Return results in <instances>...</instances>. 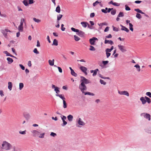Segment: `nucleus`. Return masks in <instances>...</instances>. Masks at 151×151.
<instances>
[{
    "label": "nucleus",
    "mask_w": 151,
    "mask_h": 151,
    "mask_svg": "<svg viewBox=\"0 0 151 151\" xmlns=\"http://www.w3.org/2000/svg\"><path fill=\"white\" fill-rule=\"evenodd\" d=\"M74 40L76 41H79L80 39V38L79 37L76 35H74Z\"/></svg>",
    "instance_id": "ea45409f"
},
{
    "label": "nucleus",
    "mask_w": 151,
    "mask_h": 151,
    "mask_svg": "<svg viewBox=\"0 0 151 151\" xmlns=\"http://www.w3.org/2000/svg\"><path fill=\"white\" fill-rule=\"evenodd\" d=\"M50 136H52L55 137V136L57 135V134L56 133H54L53 132H51V133L50 134Z\"/></svg>",
    "instance_id": "052dcab7"
},
{
    "label": "nucleus",
    "mask_w": 151,
    "mask_h": 151,
    "mask_svg": "<svg viewBox=\"0 0 151 151\" xmlns=\"http://www.w3.org/2000/svg\"><path fill=\"white\" fill-rule=\"evenodd\" d=\"M81 24L83 27L86 28L87 26L88 23L86 22H81Z\"/></svg>",
    "instance_id": "412c9836"
},
{
    "label": "nucleus",
    "mask_w": 151,
    "mask_h": 151,
    "mask_svg": "<svg viewBox=\"0 0 151 151\" xmlns=\"http://www.w3.org/2000/svg\"><path fill=\"white\" fill-rule=\"evenodd\" d=\"M31 132L33 134V136L34 137L38 136L40 132L36 130H33L31 131Z\"/></svg>",
    "instance_id": "1a4fd4ad"
},
{
    "label": "nucleus",
    "mask_w": 151,
    "mask_h": 151,
    "mask_svg": "<svg viewBox=\"0 0 151 151\" xmlns=\"http://www.w3.org/2000/svg\"><path fill=\"white\" fill-rule=\"evenodd\" d=\"M95 16V14L94 13H91L90 14V17L93 18Z\"/></svg>",
    "instance_id": "0e129e2a"
},
{
    "label": "nucleus",
    "mask_w": 151,
    "mask_h": 151,
    "mask_svg": "<svg viewBox=\"0 0 151 151\" xmlns=\"http://www.w3.org/2000/svg\"><path fill=\"white\" fill-rule=\"evenodd\" d=\"M140 100L142 102V104H145L147 102L146 99L145 100V97H142L140 98Z\"/></svg>",
    "instance_id": "f3484780"
},
{
    "label": "nucleus",
    "mask_w": 151,
    "mask_h": 151,
    "mask_svg": "<svg viewBox=\"0 0 151 151\" xmlns=\"http://www.w3.org/2000/svg\"><path fill=\"white\" fill-rule=\"evenodd\" d=\"M71 74L72 76L75 77H76L77 76V74L74 72L73 70H71Z\"/></svg>",
    "instance_id": "2f4dec72"
},
{
    "label": "nucleus",
    "mask_w": 151,
    "mask_h": 151,
    "mask_svg": "<svg viewBox=\"0 0 151 151\" xmlns=\"http://www.w3.org/2000/svg\"><path fill=\"white\" fill-rule=\"evenodd\" d=\"M118 93L121 95H124L127 96H129V93L127 91H118Z\"/></svg>",
    "instance_id": "6e6552de"
},
{
    "label": "nucleus",
    "mask_w": 151,
    "mask_h": 151,
    "mask_svg": "<svg viewBox=\"0 0 151 151\" xmlns=\"http://www.w3.org/2000/svg\"><path fill=\"white\" fill-rule=\"evenodd\" d=\"M76 34L81 37H84L85 35V33L83 31L79 30V31L76 33Z\"/></svg>",
    "instance_id": "ddd939ff"
},
{
    "label": "nucleus",
    "mask_w": 151,
    "mask_h": 151,
    "mask_svg": "<svg viewBox=\"0 0 151 151\" xmlns=\"http://www.w3.org/2000/svg\"><path fill=\"white\" fill-rule=\"evenodd\" d=\"M129 29H130V30H131L132 31H133V25L131 23H129Z\"/></svg>",
    "instance_id": "37998d69"
},
{
    "label": "nucleus",
    "mask_w": 151,
    "mask_h": 151,
    "mask_svg": "<svg viewBox=\"0 0 151 151\" xmlns=\"http://www.w3.org/2000/svg\"><path fill=\"white\" fill-rule=\"evenodd\" d=\"M55 11L56 12L59 13L60 12V8L59 5H58L56 8Z\"/></svg>",
    "instance_id": "7c9ffc66"
},
{
    "label": "nucleus",
    "mask_w": 151,
    "mask_h": 151,
    "mask_svg": "<svg viewBox=\"0 0 151 151\" xmlns=\"http://www.w3.org/2000/svg\"><path fill=\"white\" fill-rule=\"evenodd\" d=\"M64 25L63 24H62L61 25V30L62 31H64L65 30V28L63 27Z\"/></svg>",
    "instance_id": "680f3d73"
},
{
    "label": "nucleus",
    "mask_w": 151,
    "mask_h": 151,
    "mask_svg": "<svg viewBox=\"0 0 151 151\" xmlns=\"http://www.w3.org/2000/svg\"><path fill=\"white\" fill-rule=\"evenodd\" d=\"M57 68L58 69L60 73H62V69H61V68L60 67H57Z\"/></svg>",
    "instance_id": "338daca9"
},
{
    "label": "nucleus",
    "mask_w": 151,
    "mask_h": 151,
    "mask_svg": "<svg viewBox=\"0 0 151 151\" xmlns=\"http://www.w3.org/2000/svg\"><path fill=\"white\" fill-rule=\"evenodd\" d=\"M33 20L35 22L37 23H39L41 22L40 20L39 19H36L35 18H33Z\"/></svg>",
    "instance_id": "79ce46f5"
},
{
    "label": "nucleus",
    "mask_w": 151,
    "mask_h": 151,
    "mask_svg": "<svg viewBox=\"0 0 151 151\" xmlns=\"http://www.w3.org/2000/svg\"><path fill=\"white\" fill-rule=\"evenodd\" d=\"M79 88L82 92L83 93L85 92L84 91L87 89L86 86L83 82H81V83L79 85Z\"/></svg>",
    "instance_id": "7ed1b4c3"
},
{
    "label": "nucleus",
    "mask_w": 151,
    "mask_h": 151,
    "mask_svg": "<svg viewBox=\"0 0 151 151\" xmlns=\"http://www.w3.org/2000/svg\"><path fill=\"white\" fill-rule=\"evenodd\" d=\"M109 27H106L104 30V32H107L109 30Z\"/></svg>",
    "instance_id": "69168bd1"
},
{
    "label": "nucleus",
    "mask_w": 151,
    "mask_h": 151,
    "mask_svg": "<svg viewBox=\"0 0 151 151\" xmlns=\"http://www.w3.org/2000/svg\"><path fill=\"white\" fill-rule=\"evenodd\" d=\"M67 118L69 122H71L73 120V116L72 115L70 114L67 116Z\"/></svg>",
    "instance_id": "aec40b11"
},
{
    "label": "nucleus",
    "mask_w": 151,
    "mask_h": 151,
    "mask_svg": "<svg viewBox=\"0 0 151 151\" xmlns=\"http://www.w3.org/2000/svg\"><path fill=\"white\" fill-rule=\"evenodd\" d=\"M116 9H114L111 11V13L112 15H115L116 13Z\"/></svg>",
    "instance_id": "3c124183"
},
{
    "label": "nucleus",
    "mask_w": 151,
    "mask_h": 151,
    "mask_svg": "<svg viewBox=\"0 0 151 151\" xmlns=\"http://www.w3.org/2000/svg\"><path fill=\"white\" fill-rule=\"evenodd\" d=\"M108 3L109 4H112L115 6H120L119 4L116 2H113L112 1L109 2Z\"/></svg>",
    "instance_id": "2eb2a0df"
},
{
    "label": "nucleus",
    "mask_w": 151,
    "mask_h": 151,
    "mask_svg": "<svg viewBox=\"0 0 151 151\" xmlns=\"http://www.w3.org/2000/svg\"><path fill=\"white\" fill-rule=\"evenodd\" d=\"M11 147V145L6 141H3L1 145V148L6 150H10Z\"/></svg>",
    "instance_id": "f257e3e1"
},
{
    "label": "nucleus",
    "mask_w": 151,
    "mask_h": 151,
    "mask_svg": "<svg viewBox=\"0 0 151 151\" xmlns=\"http://www.w3.org/2000/svg\"><path fill=\"white\" fill-rule=\"evenodd\" d=\"M86 75H87V73L86 71L87 70V68L86 67L83 66H81L79 68Z\"/></svg>",
    "instance_id": "9b49d317"
},
{
    "label": "nucleus",
    "mask_w": 151,
    "mask_h": 151,
    "mask_svg": "<svg viewBox=\"0 0 151 151\" xmlns=\"http://www.w3.org/2000/svg\"><path fill=\"white\" fill-rule=\"evenodd\" d=\"M71 29L72 31L74 32H76V33H78V32L79 31V29H76L73 27H71Z\"/></svg>",
    "instance_id": "4c0bfd02"
},
{
    "label": "nucleus",
    "mask_w": 151,
    "mask_h": 151,
    "mask_svg": "<svg viewBox=\"0 0 151 151\" xmlns=\"http://www.w3.org/2000/svg\"><path fill=\"white\" fill-rule=\"evenodd\" d=\"M145 98L146 99L147 102L148 103L150 104L151 103V99L150 98L147 96H145Z\"/></svg>",
    "instance_id": "72a5a7b5"
},
{
    "label": "nucleus",
    "mask_w": 151,
    "mask_h": 151,
    "mask_svg": "<svg viewBox=\"0 0 151 151\" xmlns=\"http://www.w3.org/2000/svg\"><path fill=\"white\" fill-rule=\"evenodd\" d=\"M84 93L85 95H88L92 96H94L95 95V94L94 93L89 92H85Z\"/></svg>",
    "instance_id": "bb28decb"
},
{
    "label": "nucleus",
    "mask_w": 151,
    "mask_h": 151,
    "mask_svg": "<svg viewBox=\"0 0 151 151\" xmlns=\"http://www.w3.org/2000/svg\"><path fill=\"white\" fill-rule=\"evenodd\" d=\"M136 17L137 18L139 19H140L142 17L141 14L139 13L137 14Z\"/></svg>",
    "instance_id": "09e8293b"
},
{
    "label": "nucleus",
    "mask_w": 151,
    "mask_h": 151,
    "mask_svg": "<svg viewBox=\"0 0 151 151\" xmlns=\"http://www.w3.org/2000/svg\"><path fill=\"white\" fill-rule=\"evenodd\" d=\"M7 60L8 61V63L9 64H10L12 63L13 61V60L12 59L10 58H7Z\"/></svg>",
    "instance_id": "5701e85b"
},
{
    "label": "nucleus",
    "mask_w": 151,
    "mask_h": 151,
    "mask_svg": "<svg viewBox=\"0 0 151 151\" xmlns=\"http://www.w3.org/2000/svg\"><path fill=\"white\" fill-rule=\"evenodd\" d=\"M109 61L108 60L104 61H102V63H103L104 65H105L106 64H107L109 63Z\"/></svg>",
    "instance_id": "bf43d9fd"
},
{
    "label": "nucleus",
    "mask_w": 151,
    "mask_h": 151,
    "mask_svg": "<svg viewBox=\"0 0 151 151\" xmlns=\"http://www.w3.org/2000/svg\"><path fill=\"white\" fill-rule=\"evenodd\" d=\"M119 49L122 52H124L127 51V50L126 48L124 46L122 45H118Z\"/></svg>",
    "instance_id": "423d86ee"
},
{
    "label": "nucleus",
    "mask_w": 151,
    "mask_h": 151,
    "mask_svg": "<svg viewBox=\"0 0 151 151\" xmlns=\"http://www.w3.org/2000/svg\"><path fill=\"white\" fill-rule=\"evenodd\" d=\"M96 40H98L97 38L95 37H93L89 40L90 44L91 45H94Z\"/></svg>",
    "instance_id": "f8f14e48"
},
{
    "label": "nucleus",
    "mask_w": 151,
    "mask_h": 151,
    "mask_svg": "<svg viewBox=\"0 0 151 151\" xmlns=\"http://www.w3.org/2000/svg\"><path fill=\"white\" fill-rule=\"evenodd\" d=\"M146 94L147 96H148L150 98H151V93L150 92H148L146 93Z\"/></svg>",
    "instance_id": "13d9d810"
},
{
    "label": "nucleus",
    "mask_w": 151,
    "mask_h": 151,
    "mask_svg": "<svg viewBox=\"0 0 151 151\" xmlns=\"http://www.w3.org/2000/svg\"><path fill=\"white\" fill-rule=\"evenodd\" d=\"M62 17H63V15L62 14H60L59 15H58L57 17V21H59L61 19V18Z\"/></svg>",
    "instance_id": "a18cd8bd"
},
{
    "label": "nucleus",
    "mask_w": 151,
    "mask_h": 151,
    "mask_svg": "<svg viewBox=\"0 0 151 151\" xmlns=\"http://www.w3.org/2000/svg\"><path fill=\"white\" fill-rule=\"evenodd\" d=\"M134 10L135 11L138 13H139L141 14H143V12H142L141 10H140L139 9H134Z\"/></svg>",
    "instance_id": "e433bc0d"
},
{
    "label": "nucleus",
    "mask_w": 151,
    "mask_h": 151,
    "mask_svg": "<svg viewBox=\"0 0 151 151\" xmlns=\"http://www.w3.org/2000/svg\"><path fill=\"white\" fill-rule=\"evenodd\" d=\"M1 32L3 34V36L6 38H8V37L7 35V32H11L7 28H5L3 29H1Z\"/></svg>",
    "instance_id": "f03ea898"
},
{
    "label": "nucleus",
    "mask_w": 151,
    "mask_h": 151,
    "mask_svg": "<svg viewBox=\"0 0 151 151\" xmlns=\"http://www.w3.org/2000/svg\"><path fill=\"white\" fill-rule=\"evenodd\" d=\"M24 87V84L23 83H20L19 84V89L21 90Z\"/></svg>",
    "instance_id": "c9c22d12"
},
{
    "label": "nucleus",
    "mask_w": 151,
    "mask_h": 151,
    "mask_svg": "<svg viewBox=\"0 0 151 151\" xmlns=\"http://www.w3.org/2000/svg\"><path fill=\"white\" fill-rule=\"evenodd\" d=\"M18 29L19 32H22L23 31V26L19 25L18 27Z\"/></svg>",
    "instance_id": "393cba45"
},
{
    "label": "nucleus",
    "mask_w": 151,
    "mask_h": 151,
    "mask_svg": "<svg viewBox=\"0 0 151 151\" xmlns=\"http://www.w3.org/2000/svg\"><path fill=\"white\" fill-rule=\"evenodd\" d=\"M98 25L99 26H101V27H100V29H101V27H102V26L104 25H107V23H106V22H104V23H98Z\"/></svg>",
    "instance_id": "c85d7f7f"
},
{
    "label": "nucleus",
    "mask_w": 151,
    "mask_h": 151,
    "mask_svg": "<svg viewBox=\"0 0 151 151\" xmlns=\"http://www.w3.org/2000/svg\"><path fill=\"white\" fill-rule=\"evenodd\" d=\"M54 60L52 59V60H48V62L50 65L51 66H53L54 65Z\"/></svg>",
    "instance_id": "b1692460"
},
{
    "label": "nucleus",
    "mask_w": 151,
    "mask_h": 151,
    "mask_svg": "<svg viewBox=\"0 0 151 151\" xmlns=\"http://www.w3.org/2000/svg\"><path fill=\"white\" fill-rule=\"evenodd\" d=\"M120 26L122 27V28H121V30H124L126 32H129V29L126 27L123 26L121 24L120 25Z\"/></svg>",
    "instance_id": "dca6fc26"
},
{
    "label": "nucleus",
    "mask_w": 151,
    "mask_h": 151,
    "mask_svg": "<svg viewBox=\"0 0 151 151\" xmlns=\"http://www.w3.org/2000/svg\"><path fill=\"white\" fill-rule=\"evenodd\" d=\"M52 45L57 46L58 45V41L56 39H54L53 40Z\"/></svg>",
    "instance_id": "a878e982"
},
{
    "label": "nucleus",
    "mask_w": 151,
    "mask_h": 151,
    "mask_svg": "<svg viewBox=\"0 0 151 151\" xmlns=\"http://www.w3.org/2000/svg\"><path fill=\"white\" fill-rule=\"evenodd\" d=\"M99 3H101V2L99 1H97L94 3H93V6H96L97 4Z\"/></svg>",
    "instance_id": "603ef678"
},
{
    "label": "nucleus",
    "mask_w": 151,
    "mask_h": 151,
    "mask_svg": "<svg viewBox=\"0 0 151 151\" xmlns=\"http://www.w3.org/2000/svg\"><path fill=\"white\" fill-rule=\"evenodd\" d=\"M112 35L111 34H109L108 35L106 36V38H111L112 37Z\"/></svg>",
    "instance_id": "774afa93"
},
{
    "label": "nucleus",
    "mask_w": 151,
    "mask_h": 151,
    "mask_svg": "<svg viewBox=\"0 0 151 151\" xmlns=\"http://www.w3.org/2000/svg\"><path fill=\"white\" fill-rule=\"evenodd\" d=\"M24 22V19L23 18H22L21 19L20 23V25L23 26V23Z\"/></svg>",
    "instance_id": "de8ad7c7"
},
{
    "label": "nucleus",
    "mask_w": 151,
    "mask_h": 151,
    "mask_svg": "<svg viewBox=\"0 0 151 151\" xmlns=\"http://www.w3.org/2000/svg\"><path fill=\"white\" fill-rule=\"evenodd\" d=\"M23 3L25 6H27L28 5L27 0H24L23 1Z\"/></svg>",
    "instance_id": "a19ab883"
},
{
    "label": "nucleus",
    "mask_w": 151,
    "mask_h": 151,
    "mask_svg": "<svg viewBox=\"0 0 151 151\" xmlns=\"http://www.w3.org/2000/svg\"><path fill=\"white\" fill-rule=\"evenodd\" d=\"M26 130H25L24 131H19V132L20 134H25L26 133Z\"/></svg>",
    "instance_id": "864d4df0"
},
{
    "label": "nucleus",
    "mask_w": 151,
    "mask_h": 151,
    "mask_svg": "<svg viewBox=\"0 0 151 151\" xmlns=\"http://www.w3.org/2000/svg\"><path fill=\"white\" fill-rule=\"evenodd\" d=\"M61 117L63 122V123L61 124V126L63 127H64L67 124V122L65 121V120L67 118L66 116L63 115L61 116Z\"/></svg>",
    "instance_id": "39448f33"
},
{
    "label": "nucleus",
    "mask_w": 151,
    "mask_h": 151,
    "mask_svg": "<svg viewBox=\"0 0 151 151\" xmlns=\"http://www.w3.org/2000/svg\"><path fill=\"white\" fill-rule=\"evenodd\" d=\"M146 132L151 134V127H148L146 128L145 129Z\"/></svg>",
    "instance_id": "a211bd4d"
},
{
    "label": "nucleus",
    "mask_w": 151,
    "mask_h": 151,
    "mask_svg": "<svg viewBox=\"0 0 151 151\" xmlns=\"http://www.w3.org/2000/svg\"><path fill=\"white\" fill-rule=\"evenodd\" d=\"M62 95H63L62 94H56V96L59 97L60 98L62 99L63 101V100H65V99L64 96H63Z\"/></svg>",
    "instance_id": "cd10ccee"
},
{
    "label": "nucleus",
    "mask_w": 151,
    "mask_h": 151,
    "mask_svg": "<svg viewBox=\"0 0 151 151\" xmlns=\"http://www.w3.org/2000/svg\"><path fill=\"white\" fill-rule=\"evenodd\" d=\"M104 43L105 44L108 43V44H110L111 45H112L114 44V42L112 41H111V40H105Z\"/></svg>",
    "instance_id": "6ab92c4d"
},
{
    "label": "nucleus",
    "mask_w": 151,
    "mask_h": 151,
    "mask_svg": "<svg viewBox=\"0 0 151 151\" xmlns=\"http://www.w3.org/2000/svg\"><path fill=\"white\" fill-rule=\"evenodd\" d=\"M63 107L65 109L67 107V104L66 103L65 101V100L63 101Z\"/></svg>",
    "instance_id": "f704fd0d"
},
{
    "label": "nucleus",
    "mask_w": 151,
    "mask_h": 151,
    "mask_svg": "<svg viewBox=\"0 0 151 151\" xmlns=\"http://www.w3.org/2000/svg\"><path fill=\"white\" fill-rule=\"evenodd\" d=\"M33 52L35 53L36 54H39V52L37 50V48H35L34 49Z\"/></svg>",
    "instance_id": "6e6d98bb"
},
{
    "label": "nucleus",
    "mask_w": 151,
    "mask_h": 151,
    "mask_svg": "<svg viewBox=\"0 0 151 151\" xmlns=\"http://www.w3.org/2000/svg\"><path fill=\"white\" fill-rule=\"evenodd\" d=\"M134 67L136 68L137 69V70L138 72H139L140 71V67L138 64H136L134 66Z\"/></svg>",
    "instance_id": "c756f323"
},
{
    "label": "nucleus",
    "mask_w": 151,
    "mask_h": 151,
    "mask_svg": "<svg viewBox=\"0 0 151 151\" xmlns=\"http://www.w3.org/2000/svg\"><path fill=\"white\" fill-rule=\"evenodd\" d=\"M8 88L10 90H11L12 87V82H9L8 83Z\"/></svg>",
    "instance_id": "4be33fe9"
},
{
    "label": "nucleus",
    "mask_w": 151,
    "mask_h": 151,
    "mask_svg": "<svg viewBox=\"0 0 151 151\" xmlns=\"http://www.w3.org/2000/svg\"><path fill=\"white\" fill-rule=\"evenodd\" d=\"M124 16V14L123 12H120L119 14L118 15V17H123Z\"/></svg>",
    "instance_id": "c03bdc74"
},
{
    "label": "nucleus",
    "mask_w": 151,
    "mask_h": 151,
    "mask_svg": "<svg viewBox=\"0 0 151 151\" xmlns=\"http://www.w3.org/2000/svg\"><path fill=\"white\" fill-rule=\"evenodd\" d=\"M19 66L21 68L22 70H24V69H25V67L22 65V64H19Z\"/></svg>",
    "instance_id": "e2e57ef3"
},
{
    "label": "nucleus",
    "mask_w": 151,
    "mask_h": 151,
    "mask_svg": "<svg viewBox=\"0 0 151 151\" xmlns=\"http://www.w3.org/2000/svg\"><path fill=\"white\" fill-rule=\"evenodd\" d=\"M77 121L79 125L84 126L85 124V123L80 118H79Z\"/></svg>",
    "instance_id": "4468645a"
},
{
    "label": "nucleus",
    "mask_w": 151,
    "mask_h": 151,
    "mask_svg": "<svg viewBox=\"0 0 151 151\" xmlns=\"http://www.w3.org/2000/svg\"><path fill=\"white\" fill-rule=\"evenodd\" d=\"M45 133H43L42 134H40V135L39 136V137L40 138H43L44 137Z\"/></svg>",
    "instance_id": "5fc2aeb1"
},
{
    "label": "nucleus",
    "mask_w": 151,
    "mask_h": 151,
    "mask_svg": "<svg viewBox=\"0 0 151 151\" xmlns=\"http://www.w3.org/2000/svg\"><path fill=\"white\" fill-rule=\"evenodd\" d=\"M23 115L26 119L28 120L30 118L31 116L29 113L27 112H25L23 113Z\"/></svg>",
    "instance_id": "9d476101"
},
{
    "label": "nucleus",
    "mask_w": 151,
    "mask_h": 151,
    "mask_svg": "<svg viewBox=\"0 0 151 151\" xmlns=\"http://www.w3.org/2000/svg\"><path fill=\"white\" fill-rule=\"evenodd\" d=\"M59 88L58 87H56V88H55L54 91H55L56 93L58 94L60 92V91L59 90Z\"/></svg>",
    "instance_id": "58836bf2"
},
{
    "label": "nucleus",
    "mask_w": 151,
    "mask_h": 151,
    "mask_svg": "<svg viewBox=\"0 0 151 151\" xmlns=\"http://www.w3.org/2000/svg\"><path fill=\"white\" fill-rule=\"evenodd\" d=\"M90 48L89 50L91 51H95L96 49L92 46L90 45Z\"/></svg>",
    "instance_id": "49530a36"
},
{
    "label": "nucleus",
    "mask_w": 151,
    "mask_h": 151,
    "mask_svg": "<svg viewBox=\"0 0 151 151\" xmlns=\"http://www.w3.org/2000/svg\"><path fill=\"white\" fill-rule=\"evenodd\" d=\"M141 116H143L147 119H148L150 121V115L148 114L143 113L141 114Z\"/></svg>",
    "instance_id": "0eeeda50"
},
{
    "label": "nucleus",
    "mask_w": 151,
    "mask_h": 151,
    "mask_svg": "<svg viewBox=\"0 0 151 151\" xmlns=\"http://www.w3.org/2000/svg\"><path fill=\"white\" fill-rule=\"evenodd\" d=\"M4 53L7 56H9L11 57H14V56L11 55L9 52L7 51H6L4 52Z\"/></svg>",
    "instance_id": "473e14b6"
},
{
    "label": "nucleus",
    "mask_w": 151,
    "mask_h": 151,
    "mask_svg": "<svg viewBox=\"0 0 151 151\" xmlns=\"http://www.w3.org/2000/svg\"><path fill=\"white\" fill-rule=\"evenodd\" d=\"M81 82H83L85 85V84H86L91 83V81L88 80L85 77L83 76H81Z\"/></svg>",
    "instance_id": "20e7f679"
},
{
    "label": "nucleus",
    "mask_w": 151,
    "mask_h": 151,
    "mask_svg": "<svg viewBox=\"0 0 151 151\" xmlns=\"http://www.w3.org/2000/svg\"><path fill=\"white\" fill-rule=\"evenodd\" d=\"M125 10L127 11H129L130 10V8L127 5H125Z\"/></svg>",
    "instance_id": "4d7b16f0"
},
{
    "label": "nucleus",
    "mask_w": 151,
    "mask_h": 151,
    "mask_svg": "<svg viewBox=\"0 0 151 151\" xmlns=\"http://www.w3.org/2000/svg\"><path fill=\"white\" fill-rule=\"evenodd\" d=\"M100 83L102 84H103L104 85H105L106 84V82H105L102 79H100Z\"/></svg>",
    "instance_id": "8fccbe9b"
}]
</instances>
